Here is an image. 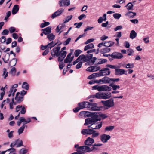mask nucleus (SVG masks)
Listing matches in <instances>:
<instances>
[{
  "label": "nucleus",
  "mask_w": 154,
  "mask_h": 154,
  "mask_svg": "<svg viewBox=\"0 0 154 154\" xmlns=\"http://www.w3.org/2000/svg\"><path fill=\"white\" fill-rule=\"evenodd\" d=\"M111 138L110 136L109 135H107L105 134H102L100 136V140L103 143H106L108 140H109Z\"/></svg>",
  "instance_id": "dca6fc26"
},
{
  "label": "nucleus",
  "mask_w": 154,
  "mask_h": 154,
  "mask_svg": "<svg viewBox=\"0 0 154 154\" xmlns=\"http://www.w3.org/2000/svg\"><path fill=\"white\" fill-rule=\"evenodd\" d=\"M136 15L135 12L129 11L127 12L125 14V16H128L130 18H133Z\"/></svg>",
  "instance_id": "bb28decb"
},
{
  "label": "nucleus",
  "mask_w": 154,
  "mask_h": 154,
  "mask_svg": "<svg viewBox=\"0 0 154 154\" xmlns=\"http://www.w3.org/2000/svg\"><path fill=\"white\" fill-rule=\"evenodd\" d=\"M94 122V121L92 118H88L85 119V123L84 125H87L91 124V125H93Z\"/></svg>",
  "instance_id": "393cba45"
},
{
  "label": "nucleus",
  "mask_w": 154,
  "mask_h": 154,
  "mask_svg": "<svg viewBox=\"0 0 154 154\" xmlns=\"http://www.w3.org/2000/svg\"><path fill=\"white\" fill-rule=\"evenodd\" d=\"M103 84L110 83L111 78H109L106 76L103 78Z\"/></svg>",
  "instance_id": "7c9ffc66"
},
{
  "label": "nucleus",
  "mask_w": 154,
  "mask_h": 154,
  "mask_svg": "<svg viewBox=\"0 0 154 154\" xmlns=\"http://www.w3.org/2000/svg\"><path fill=\"white\" fill-rule=\"evenodd\" d=\"M60 48L61 47L59 45L54 48L51 52V56L54 57H58L60 53Z\"/></svg>",
  "instance_id": "f03ea898"
},
{
  "label": "nucleus",
  "mask_w": 154,
  "mask_h": 154,
  "mask_svg": "<svg viewBox=\"0 0 154 154\" xmlns=\"http://www.w3.org/2000/svg\"><path fill=\"white\" fill-rule=\"evenodd\" d=\"M64 9L63 8H61L59 9L56 11L54 12L51 15V17L52 18H54L61 15L62 13L64 11Z\"/></svg>",
  "instance_id": "4468645a"
},
{
  "label": "nucleus",
  "mask_w": 154,
  "mask_h": 154,
  "mask_svg": "<svg viewBox=\"0 0 154 154\" xmlns=\"http://www.w3.org/2000/svg\"><path fill=\"white\" fill-rule=\"evenodd\" d=\"M19 9V7L18 5H15L13 7L12 10V14L14 15L18 11Z\"/></svg>",
  "instance_id": "a878e982"
},
{
  "label": "nucleus",
  "mask_w": 154,
  "mask_h": 154,
  "mask_svg": "<svg viewBox=\"0 0 154 154\" xmlns=\"http://www.w3.org/2000/svg\"><path fill=\"white\" fill-rule=\"evenodd\" d=\"M23 146L22 141L19 139L13 141L11 144L10 146L11 148H13L15 146L17 147H21Z\"/></svg>",
  "instance_id": "39448f33"
},
{
  "label": "nucleus",
  "mask_w": 154,
  "mask_h": 154,
  "mask_svg": "<svg viewBox=\"0 0 154 154\" xmlns=\"http://www.w3.org/2000/svg\"><path fill=\"white\" fill-rule=\"evenodd\" d=\"M111 51V49L108 47H105L103 48L100 51V52L102 54H104L109 52Z\"/></svg>",
  "instance_id": "cd10ccee"
},
{
  "label": "nucleus",
  "mask_w": 154,
  "mask_h": 154,
  "mask_svg": "<svg viewBox=\"0 0 154 154\" xmlns=\"http://www.w3.org/2000/svg\"><path fill=\"white\" fill-rule=\"evenodd\" d=\"M81 133L83 135L92 134V138H95L98 137L99 134L98 132H96V131L92 128H87L82 129L81 131Z\"/></svg>",
  "instance_id": "f257e3e1"
},
{
  "label": "nucleus",
  "mask_w": 154,
  "mask_h": 154,
  "mask_svg": "<svg viewBox=\"0 0 154 154\" xmlns=\"http://www.w3.org/2000/svg\"><path fill=\"white\" fill-rule=\"evenodd\" d=\"M119 78H111L110 80V83H114L115 82H117L119 80Z\"/></svg>",
  "instance_id": "e2e57ef3"
},
{
  "label": "nucleus",
  "mask_w": 154,
  "mask_h": 154,
  "mask_svg": "<svg viewBox=\"0 0 154 154\" xmlns=\"http://www.w3.org/2000/svg\"><path fill=\"white\" fill-rule=\"evenodd\" d=\"M94 78L102 76L100 70L99 72L97 73H93Z\"/></svg>",
  "instance_id": "13d9d810"
},
{
  "label": "nucleus",
  "mask_w": 154,
  "mask_h": 154,
  "mask_svg": "<svg viewBox=\"0 0 154 154\" xmlns=\"http://www.w3.org/2000/svg\"><path fill=\"white\" fill-rule=\"evenodd\" d=\"M103 105L106 107V109H108L114 106V100L112 98L106 101H102Z\"/></svg>",
  "instance_id": "20e7f679"
},
{
  "label": "nucleus",
  "mask_w": 154,
  "mask_h": 154,
  "mask_svg": "<svg viewBox=\"0 0 154 154\" xmlns=\"http://www.w3.org/2000/svg\"><path fill=\"white\" fill-rule=\"evenodd\" d=\"M137 35V33L134 30H131L130 33L129 37L131 39H133Z\"/></svg>",
  "instance_id": "c756f323"
},
{
  "label": "nucleus",
  "mask_w": 154,
  "mask_h": 154,
  "mask_svg": "<svg viewBox=\"0 0 154 154\" xmlns=\"http://www.w3.org/2000/svg\"><path fill=\"white\" fill-rule=\"evenodd\" d=\"M15 99L17 103H19L23 101V97L21 95H20V93L18 92L16 94Z\"/></svg>",
  "instance_id": "a211bd4d"
},
{
  "label": "nucleus",
  "mask_w": 154,
  "mask_h": 154,
  "mask_svg": "<svg viewBox=\"0 0 154 154\" xmlns=\"http://www.w3.org/2000/svg\"><path fill=\"white\" fill-rule=\"evenodd\" d=\"M57 44V43L52 41L51 43L48 44V48L51 49V48Z\"/></svg>",
  "instance_id": "49530a36"
},
{
  "label": "nucleus",
  "mask_w": 154,
  "mask_h": 154,
  "mask_svg": "<svg viewBox=\"0 0 154 154\" xmlns=\"http://www.w3.org/2000/svg\"><path fill=\"white\" fill-rule=\"evenodd\" d=\"M107 117V116L106 114H100L99 113V118H101V119H104L105 118Z\"/></svg>",
  "instance_id": "4d7b16f0"
},
{
  "label": "nucleus",
  "mask_w": 154,
  "mask_h": 154,
  "mask_svg": "<svg viewBox=\"0 0 154 154\" xmlns=\"http://www.w3.org/2000/svg\"><path fill=\"white\" fill-rule=\"evenodd\" d=\"M25 125V123H23V125L18 129V132L19 134L23 133L26 126Z\"/></svg>",
  "instance_id": "4c0bfd02"
},
{
  "label": "nucleus",
  "mask_w": 154,
  "mask_h": 154,
  "mask_svg": "<svg viewBox=\"0 0 154 154\" xmlns=\"http://www.w3.org/2000/svg\"><path fill=\"white\" fill-rule=\"evenodd\" d=\"M31 121V119H30V118H28L26 121L24 117H22L20 118V121L17 122V124L18 126H20L22 122H24L23 123L26 124L30 122Z\"/></svg>",
  "instance_id": "ddd939ff"
},
{
  "label": "nucleus",
  "mask_w": 154,
  "mask_h": 154,
  "mask_svg": "<svg viewBox=\"0 0 154 154\" xmlns=\"http://www.w3.org/2000/svg\"><path fill=\"white\" fill-rule=\"evenodd\" d=\"M99 61L97 63V64H103L106 62L107 61V60L106 59L102 58L99 59Z\"/></svg>",
  "instance_id": "09e8293b"
},
{
  "label": "nucleus",
  "mask_w": 154,
  "mask_h": 154,
  "mask_svg": "<svg viewBox=\"0 0 154 154\" xmlns=\"http://www.w3.org/2000/svg\"><path fill=\"white\" fill-rule=\"evenodd\" d=\"M96 98L97 99H102V93H97L95 94Z\"/></svg>",
  "instance_id": "774afa93"
},
{
  "label": "nucleus",
  "mask_w": 154,
  "mask_h": 154,
  "mask_svg": "<svg viewBox=\"0 0 154 154\" xmlns=\"http://www.w3.org/2000/svg\"><path fill=\"white\" fill-rule=\"evenodd\" d=\"M127 52L128 53V56H131L132 55V54L134 53V51L132 49L129 48L127 50Z\"/></svg>",
  "instance_id": "69168bd1"
},
{
  "label": "nucleus",
  "mask_w": 154,
  "mask_h": 154,
  "mask_svg": "<svg viewBox=\"0 0 154 154\" xmlns=\"http://www.w3.org/2000/svg\"><path fill=\"white\" fill-rule=\"evenodd\" d=\"M109 86L112 87V90L114 91H116L117 89H119L120 88V87L119 85H117L113 83H110Z\"/></svg>",
  "instance_id": "473e14b6"
},
{
  "label": "nucleus",
  "mask_w": 154,
  "mask_h": 154,
  "mask_svg": "<svg viewBox=\"0 0 154 154\" xmlns=\"http://www.w3.org/2000/svg\"><path fill=\"white\" fill-rule=\"evenodd\" d=\"M67 54V52L66 51H64L60 54L59 55L58 58V60L60 62H62L65 58Z\"/></svg>",
  "instance_id": "aec40b11"
},
{
  "label": "nucleus",
  "mask_w": 154,
  "mask_h": 154,
  "mask_svg": "<svg viewBox=\"0 0 154 154\" xmlns=\"http://www.w3.org/2000/svg\"><path fill=\"white\" fill-rule=\"evenodd\" d=\"M86 70L90 72H94L96 71L94 66H91L88 67L86 69Z\"/></svg>",
  "instance_id": "37998d69"
},
{
  "label": "nucleus",
  "mask_w": 154,
  "mask_h": 154,
  "mask_svg": "<svg viewBox=\"0 0 154 154\" xmlns=\"http://www.w3.org/2000/svg\"><path fill=\"white\" fill-rule=\"evenodd\" d=\"M9 30L11 33H12L15 32H18L17 31H16L15 28L14 27H11L9 28Z\"/></svg>",
  "instance_id": "6e6d98bb"
},
{
  "label": "nucleus",
  "mask_w": 154,
  "mask_h": 154,
  "mask_svg": "<svg viewBox=\"0 0 154 154\" xmlns=\"http://www.w3.org/2000/svg\"><path fill=\"white\" fill-rule=\"evenodd\" d=\"M121 16V14L119 13H115L113 15V17L114 18L117 20H119Z\"/></svg>",
  "instance_id": "5fc2aeb1"
},
{
  "label": "nucleus",
  "mask_w": 154,
  "mask_h": 154,
  "mask_svg": "<svg viewBox=\"0 0 154 154\" xmlns=\"http://www.w3.org/2000/svg\"><path fill=\"white\" fill-rule=\"evenodd\" d=\"M127 72L123 69H116L115 70V74L117 75H121L123 74L127 75Z\"/></svg>",
  "instance_id": "f3484780"
},
{
  "label": "nucleus",
  "mask_w": 154,
  "mask_h": 154,
  "mask_svg": "<svg viewBox=\"0 0 154 154\" xmlns=\"http://www.w3.org/2000/svg\"><path fill=\"white\" fill-rule=\"evenodd\" d=\"M17 58H13L9 63V65L11 67L15 66L17 63Z\"/></svg>",
  "instance_id": "f704fd0d"
},
{
  "label": "nucleus",
  "mask_w": 154,
  "mask_h": 154,
  "mask_svg": "<svg viewBox=\"0 0 154 154\" xmlns=\"http://www.w3.org/2000/svg\"><path fill=\"white\" fill-rule=\"evenodd\" d=\"M125 7H127V10L129 11L132 9L133 7V5L132 4L131 2H130L128 3Z\"/></svg>",
  "instance_id": "a19ab883"
},
{
  "label": "nucleus",
  "mask_w": 154,
  "mask_h": 154,
  "mask_svg": "<svg viewBox=\"0 0 154 154\" xmlns=\"http://www.w3.org/2000/svg\"><path fill=\"white\" fill-rule=\"evenodd\" d=\"M90 103L87 101H84L81 103H79L78 104L80 108H87L89 109Z\"/></svg>",
  "instance_id": "f8f14e48"
},
{
  "label": "nucleus",
  "mask_w": 154,
  "mask_h": 154,
  "mask_svg": "<svg viewBox=\"0 0 154 154\" xmlns=\"http://www.w3.org/2000/svg\"><path fill=\"white\" fill-rule=\"evenodd\" d=\"M93 138L90 137H88L85 141V145L87 146H91L92 145L94 142V140Z\"/></svg>",
  "instance_id": "412c9836"
},
{
  "label": "nucleus",
  "mask_w": 154,
  "mask_h": 154,
  "mask_svg": "<svg viewBox=\"0 0 154 154\" xmlns=\"http://www.w3.org/2000/svg\"><path fill=\"white\" fill-rule=\"evenodd\" d=\"M106 15L105 14H104L103 15V18L102 17H100L97 20L98 23H101L103 21H106Z\"/></svg>",
  "instance_id": "2f4dec72"
},
{
  "label": "nucleus",
  "mask_w": 154,
  "mask_h": 154,
  "mask_svg": "<svg viewBox=\"0 0 154 154\" xmlns=\"http://www.w3.org/2000/svg\"><path fill=\"white\" fill-rule=\"evenodd\" d=\"M134 67V64L133 63H128L126 64L125 68H133Z\"/></svg>",
  "instance_id": "bf43d9fd"
},
{
  "label": "nucleus",
  "mask_w": 154,
  "mask_h": 154,
  "mask_svg": "<svg viewBox=\"0 0 154 154\" xmlns=\"http://www.w3.org/2000/svg\"><path fill=\"white\" fill-rule=\"evenodd\" d=\"M28 152V150L25 148H22L20 151L19 154H25Z\"/></svg>",
  "instance_id": "864d4df0"
},
{
  "label": "nucleus",
  "mask_w": 154,
  "mask_h": 154,
  "mask_svg": "<svg viewBox=\"0 0 154 154\" xmlns=\"http://www.w3.org/2000/svg\"><path fill=\"white\" fill-rule=\"evenodd\" d=\"M6 152H9V154H11L12 153L15 152L16 149L14 148H11L7 150H6Z\"/></svg>",
  "instance_id": "680f3d73"
},
{
  "label": "nucleus",
  "mask_w": 154,
  "mask_h": 154,
  "mask_svg": "<svg viewBox=\"0 0 154 154\" xmlns=\"http://www.w3.org/2000/svg\"><path fill=\"white\" fill-rule=\"evenodd\" d=\"M16 72V69L15 68L13 67L11 70L10 73L12 75H14Z\"/></svg>",
  "instance_id": "052dcab7"
},
{
  "label": "nucleus",
  "mask_w": 154,
  "mask_h": 154,
  "mask_svg": "<svg viewBox=\"0 0 154 154\" xmlns=\"http://www.w3.org/2000/svg\"><path fill=\"white\" fill-rule=\"evenodd\" d=\"M114 43V42L112 41L104 42V46L109 48V47L112 46Z\"/></svg>",
  "instance_id": "72a5a7b5"
},
{
  "label": "nucleus",
  "mask_w": 154,
  "mask_h": 154,
  "mask_svg": "<svg viewBox=\"0 0 154 154\" xmlns=\"http://www.w3.org/2000/svg\"><path fill=\"white\" fill-rule=\"evenodd\" d=\"M92 57L93 54H89L86 55L84 54H81L79 56V57L80 61H82L83 62H89Z\"/></svg>",
  "instance_id": "7ed1b4c3"
},
{
  "label": "nucleus",
  "mask_w": 154,
  "mask_h": 154,
  "mask_svg": "<svg viewBox=\"0 0 154 154\" xmlns=\"http://www.w3.org/2000/svg\"><path fill=\"white\" fill-rule=\"evenodd\" d=\"M112 88L107 85H102L100 86V91H110Z\"/></svg>",
  "instance_id": "4be33fe9"
},
{
  "label": "nucleus",
  "mask_w": 154,
  "mask_h": 154,
  "mask_svg": "<svg viewBox=\"0 0 154 154\" xmlns=\"http://www.w3.org/2000/svg\"><path fill=\"white\" fill-rule=\"evenodd\" d=\"M111 57L113 59H120L123 57V55L121 53L114 52L111 54Z\"/></svg>",
  "instance_id": "2eb2a0df"
},
{
  "label": "nucleus",
  "mask_w": 154,
  "mask_h": 154,
  "mask_svg": "<svg viewBox=\"0 0 154 154\" xmlns=\"http://www.w3.org/2000/svg\"><path fill=\"white\" fill-rule=\"evenodd\" d=\"M102 125V122H94L93 125V127L91 128L94 129H99L101 128Z\"/></svg>",
  "instance_id": "6ab92c4d"
},
{
  "label": "nucleus",
  "mask_w": 154,
  "mask_h": 154,
  "mask_svg": "<svg viewBox=\"0 0 154 154\" xmlns=\"http://www.w3.org/2000/svg\"><path fill=\"white\" fill-rule=\"evenodd\" d=\"M3 73L2 76H3L4 79H5L8 76V72H7L6 69L5 68L3 69Z\"/></svg>",
  "instance_id": "79ce46f5"
},
{
  "label": "nucleus",
  "mask_w": 154,
  "mask_h": 154,
  "mask_svg": "<svg viewBox=\"0 0 154 154\" xmlns=\"http://www.w3.org/2000/svg\"><path fill=\"white\" fill-rule=\"evenodd\" d=\"M111 93L109 92L102 93V99H109L111 97Z\"/></svg>",
  "instance_id": "b1692460"
},
{
  "label": "nucleus",
  "mask_w": 154,
  "mask_h": 154,
  "mask_svg": "<svg viewBox=\"0 0 154 154\" xmlns=\"http://www.w3.org/2000/svg\"><path fill=\"white\" fill-rule=\"evenodd\" d=\"M50 24V23L48 22H45L43 23H42L40 25V27L41 28H43L46 26L49 25Z\"/></svg>",
  "instance_id": "603ef678"
},
{
  "label": "nucleus",
  "mask_w": 154,
  "mask_h": 154,
  "mask_svg": "<svg viewBox=\"0 0 154 154\" xmlns=\"http://www.w3.org/2000/svg\"><path fill=\"white\" fill-rule=\"evenodd\" d=\"M73 58V57H72L71 58H68L66 57V58L64 60V62L65 63H70L72 60Z\"/></svg>",
  "instance_id": "a18cd8bd"
},
{
  "label": "nucleus",
  "mask_w": 154,
  "mask_h": 154,
  "mask_svg": "<svg viewBox=\"0 0 154 154\" xmlns=\"http://www.w3.org/2000/svg\"><path fill=\"white\" fill-rule=\"evenodd\" d=\"M90 117L94 121V122L100 121L101 120V118H99V113L98 112L91 113Z\"/></svg>",
  "instance_id": "6e6552de"
},
{
  "label": "nucleus",
  "mask_w": 154,
  "mask_h": 154,
  "mask_svg": "<svg viewBox=\"0 0 154 154\" xmlns=\"http://www.w3.org/2000/svg\"><path fill=\"white\" fill-rule=\"evenodd\" d=\"M72 15H70L67 16L66 19L64 20H63V22L64 23H66L68 22L72 18Z\"/></svg>",
  "instance_id": "c03bdc74"
},
{
  "label": "nucleus",
  "mask_w": 154,
  "mask_h": 154,
  "mask_svg": "<svg viewBox=\"0 0 154 154\" xmlns=\"http://www.w3.org/2000/svg\"><path fill=\"white\" fill-rule=\"evenodd\" d=\"M26 112V109L24 107H23L21 109V110L19 112V114H24Z\"/></svg>",
  "instance_id": "0e129e2a"
},
{
  "label": "nucleus",
  "mask_w": 154,
  "mask_h": 154,
  "mask_svg": "<svg viewBox=\"0 0 154 154\" xmlns=\"http://www.w3.org/2000/svg\"><path fill=\"white\" fill-rule=\"evenodd\" d=\"M82 52V51L80 49L75 50L74 52L75 56L76 57H78Z\"/></svg>",
  "instance_id": "3c124183"
},
{
  "label": "nucleus",
  "mask_w": 154,
  "mask_h": 154,
  "mask_svg": "<svg viewBox=\"0 0 154 154\" xmlns=\"http://www.w3.org/2000/svg\"><path fill=\"white\" fill-rule=\"evenodd\" d=\"M106 67L108 68H111L112 69H116L117 68L116 66L114 65H113L110 64H107L106 65Z\"/></svg>",
  "instance_id": "338daca9"
},
{
  "label": "nucleus",
  "mask_w": 154,
  "mask_h": 154,
  "mask_svg": "<svg viewBox=\"0 0 154 154\" xmlns=\"http://www.w3.org/2000/svg\"><path fill=\"white\" fill-rule=\"evenodd\" d=\"M100 71L102 76L109 75L111 73L110 69L106 67L102 68Z\"/></svg>",
  "instance_id": "1a4fd4ad"
},
{
  "label": "nucleus",
  "mask_w": 154,
  "mask_h": 154,
  "mask_svg": "<svg viewBox=\"0 0 154 154\" xmlns=\"http://www.w3.org/2000/svg\"><path fill=\"white\" fill-rule=\"evenodd\" d=\"M102 108V106H98V105L96 103H90L89 110L94 111H100Z\"/></svg>",
  "instance_id": "423d86ee"
},
{
  "label": "nucleus",
  "mask_w": 154,
  "mask_h": 154,
  "mask_svg": "<svg viewBox=\"0 0 154 154\" xmlns=\"http://www.w3.org/2000/svg\"><path fill=\"white\" fill-rule=\"evenodd\" d=\"M91 113L88 111H82L81 112L80 114V115H83L85 116L90 117Z\"/></svg>",
  "instance_id": "ea45409f"
},
{
  "label": "nucleus",
  "mask_w": 154,
  "mask_h": 154,
  "mask_svg": "<svg viewBox=\"0 0 154 154\" xmlns=\"http://www.w3.org/2000/svg\"><path fill=\"white\" fill-rule=\"evenodd\" d=\"M65 25L64 23L60 24L57 26L55 29L56 32L58 33L60 30L63 29L65 27Z\"/></svg>",
  "instance_id": "c85d7f7f"
},
{
  "label": "nucleus",
  "mask_w": 154,
  "mask_h": 154,
  "mask_svg": "<svg viewBox=\"0 0 154 154\" xmlns=\"http://www.w3.org/2000/svg\"><path fill=\"white\" fill-rule=\"evenodd\" d=\"M55 35L52 33L48 34L47 36V38L50 41H52L55 38Z\"/></svg>",
  "instance_id": "58836bf2"
},
{
  "label": "nucleus",
  "mask_w": 154,
  "mask_h": 154,
  "mask_svg": "<svg viewBox=\"0 0 154 154\" xmlns=\"http://www.w3.org/2000/svg\"><path fill=\"white\" fill-rule=\"evenodd\" d=\"M51 29V26H48L42 30L43 33L45 35H48L50 34Z\"/></svg>",
  "instance_id": "5701e85b"
},
{
  "label": "nucleus",
  "mask_w": 154,
  "mask_h": 154,
  "mask_svg": "<svg viewBox=\"0 0 154 154\" xmlns=\"http://www.w3.org/2000/svg\"><path fill=\"white\" fill-rule=\"evenodd\" d=\"M70 3V0H60L58 2L59 6L62 8L69 6Z\"/></svg>",
  "instance_id": "0eeeda50"
},
{
  "label": "nucleus",
  "mask_w": 154,
  "mask_h": 154,
  "mask_svg": "<svg viewBox=\"0 0 154 154\" xmlns=\"http://www.w3.org/2000/svg\"><path fill=\"white\" fill-rule=\"evenodd\" d=\"M78 150L79 152H91V149L89 147L86 145L80 146L78 149Z\"/></svg>",
  "instance_id": "9d476101"
},
{
  "label": "nucleus",
  "mask_w": 154,
  "mask_h": 154,
  "mask_svg": "<svg viewBox=\"0 0 154 154\" xmlns=\"http://www.w3.org/2000/svg\"><path fill=\"white\" fill-rule=\"evenodd\" d=\"M113 126H109L106 127L105 129V131H109L112 130L114 128Z\"/></svg>",
  "instance_id": "de8ad7c7"
},
{
  "label": "nucleus",
  "mask_w": 154,
  "mask_h": 154,
  "mask_svg": "<svg viewBox=\"0 0 154 154\" xmlns=\"http://www.w3.org/2000/svg\"><path fill=\"white\" fill-rule=\"evenodd\" d=\"M94 47V45L93 43H90L85 46L84 48V50L86 51L89 49L93 48Z\"/></svg>",
  "instance_id": "e433bc0d"
},
{
  "label": "nucleus",
  "mask_w": 154,
  "mask_h": 154,
  "mask_svg": "<svg viewBox=\"0 0 154 154\" xmlns=\"http://www.w3.org/2000/svg\"><path fill=\"white\" fill-rule=\"evenodd\" d=\"M29 85L26 82H23L22 85V88L26 90L29 89Z\"/></svg>",
  "instance_id": "8fccbe9b"
},
{
  "label": "nucleus",
  "mask_w": 154,
  "mask_h": 154,
  "mask_svg": "<svg viewBox=\"0 0 154 154\" xmlns=\"http://www.w3.org/2000/svg\"><path fill=\"white\" fill-rule=\"evenodd\" d=\"M17 87L18 85L17 84H14L12 86L9 91V94L8 95L9 97H10L11 95H12L13 96L14 95L15 93L17 90L16 88Z\"/></svg>",
  "instance_id": "9b49d317"
},
{
  "label": "nucleus",
  "mask_w": 154,
  "mask_h": 154,
  "mask_svg": "<svg viewBox=\"0 0 154 154\" xmlns=\"http://www.w3.org/2000/svg\"><path fill=\"white\" fill-rule=\"evenodd\" d=\"M96 59L97 58L96 57H94L93 58L92 57V58L89 61V62H88L86 64V65H92L94 63Z\"/></svg>",
  "instance_id": "c9c22d12"
}]
</instances>
